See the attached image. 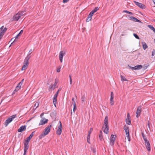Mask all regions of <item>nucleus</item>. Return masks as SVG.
Returning a JSON list of instances; mask_svg holds the SVG:
<instances>
[{
    "label": "nucleus",
    "mask_w": 155,
    "mask_h": 155,
    "mask_svg": "<svg viewBox=\"0 0 155 155\" xmlns=\"http://www.w3.org/2000/svg\"><path fill=\"white\" fill-rule=\"evenodd\" d=\"M128 67L130 69H131L132 70H135V67H131L130 66H129V65H128Z\"/></svg>",
    "instance_id": "nucleus-46"
},
{
    "label": "nucleus",
    "mask_w": 155,
    "mask_h": 155,
    "mask_svg": "<svg viewBox=\"0 0 155 155\" xmlns=\"http://www.w3.org/2000/svg\"><path fill=\"white\" fill-rule=\"evenodd\" d=\"M29 141H27L26 140H25V141L24 142V149H26L28 150L29 148Z\"/></svg>",
    "instance_id": "nucleus-16"
},
{
    "label": "nucleus",
    "mask_w": 155,
    "mask_h": 155,
    "mask_svg": "<svg viewBox=\"0 0 155 155\" xmlns=\"http://www.w3.org/2000/svg\"><path fill=\"white\" fill-rule=\"evenodd\" d=\"M33 51H32V49H31L29 51V52L28 53H30V52H31Z\"/></svg>",
    "instance_id": "nucleus-54"
},
{
    "label": "nucleus",
    "mask_w": 155,
    "mask_h": 155,
    "mask_svg": "<svg viewBox=\"0 0 155 155\" xmlns=\"http://www.w3.org/2000/svg\"><path fill=\"white\" fill-rule=\"evenodd\" d=\"M23 31L21 30L20 32L17 35L16 37H15V39L18 38V37L21 36V35L23 33Z\"/></svg>",
    "instance_id": "nucleus-28"
},
{
    "label": "nucleus",
    "mask_w": 155,
    "mask_h": 155,
    "mask_svg": "<svg viewBox=\"0 0 155 155\" xmlns=\"http://www.w3.org/2000/svg\"><path fill=\"white\" fill-rule=\"evenodd\" d=\"M43 115H44V113H43L42 114H41V115H40L41 117H42V116Z\"/></svg>",
    "instance_id": "nucleus-53"
},
{
    "label": "nucleus",
    "mask_w": 155,
    "mask_h": 155,
    "mask_svg": "<svg viewBox=\"0 0 155 155\" xmlns=\"http://www.w3.org/2000/svg\"><path fill=\"white\" fill-rule=\"evenodd\" d=\"M141 43L142 44L143 48L144 50H145L147 48L148 46L145 42H142Z\"/></svg>",
    "instance_id": "nucleus-21"
},
{
    "label": "nucleus",
    "mask_w": 155,
    "mask_h": 155,
    "mask_svg": "<svg viewBox=\"0 0 155 155\" xmlns=\"http://www.w3.org/2000/svg\"><path fill=\"white\" fill-rule=\"evenodd\" d=\"M39 105V104L38 103H35V106H34V107H35V109H36L38 106Z\"/></svg>",
    "instance_id": "nucleus-48"
},
{
    "label": "nucleus",
    "mask_w": 155,
    "mask_h": 155,
    "mask_svg": "<svg viewBox=\"0 0 155 155\" xmlns=\"http://www.w3.org/2000/svg\"><path fill=\"white\" fill-rule=\"evenodd\" d=\"M59 123L60 125L59 126H58V128L56 131V134L58 135H60L61 134L62 132V124L61 121H60Z\"/></svg>",
    "instance_id": "nucleus-5"
},
{
    "label": "nucleus",
    "mask_w": 155,
    "mask_h": 155,
    "mask_svg": "<svg viewBox=\"0 0 155 155\" xmlns=\"http://www.w3.org/2000/svg\"><path fill=\"white\" fill-rule=\"evenodd\" d=\"M57 97H56L55 96H54V97H53V103L54 104V105L55 107L56 106V104H57Z\"/></svg>",
    "instance_id": "nucleus-23"
},
{
    "label": "nucleus",
    "mask_w": 155,
    "mask_h": 155,
    "mask_svg": "<svg viewBox=\"0 0 155 155\" xmlns=\"http://www.w3.org/2000/svg\"><path fill=\"white\" fill-rule=\"evenodd\" d=\"M31 52H30V53H28V55L27 56L26 58H25V59L27 60H29V59L31 57Z\"/></svg>",
    "instance_id": "nucleus-31"
},
{
    "label": "nucleus",
    "mask_w": 155,
    "mask_h": 155,
    "mask_svg": "<svg viewBox=\"0 0 155 155\" xmlns=\"http://www.w3.org/2000/svg\"><path fill=\"white\" fill-rule=\"evenodd\" d=\"M25 14V12L24 11L19 12L15 15L14 16V20L16 21H18L21 16L24 15Z\"/></svg>",
    "instance_id": "nucleus-3"
},
{
    "label": "nucleus",
    "mask_w": 155,
    "mask_h": 155,
    "mask_svg": "<svg viewBox=\"0 0 155 155\" xmlns=\"http://www.w3.org/2000/svg\"><path fill=\"white\" fill-rule=\"evenodd\" d=\"M61 68V66H59L57 69V72H59L60 71V69Z\"/></svg>",
    "instance_id": "nucleus-39"
},
{
    "label": "nucleus",
    "mask_w": 155,
    "mask_h": 155,
    "mask_svg": "<svg viewBox=\"0 0 155 155\" xmlns=\"http://www.w3.org/2000/svg\"><path fill=\"white\" fill-rule=\"evenodd\" d=\"M130 18H131V20L137 22H140V23L141 22V21H140V20H138V19H137V18H136L132 16L131 17H130Z\"/></svg>",
    "instance_id": "nucleus-20"
},
{
    "label": "nucleus",
    "mask_w": 155,
    "mask_h": 155,
    "mask_svg": "<svg viewBox=\"0 0 155 155\" xmlns=\"http://www.w3.org/2000/svg\"><path fill=\"white\" fill-rule=\"evenodd\" d=\"M15 41V40H14V41H13V42L12 43L11 45H12V44H13V43L14 41Z\"/></svg>",
    "instance_id": "nucleus-61"
},
{
    "label": "nucleus",
    "mask_w": 155,
    "mask_h": 155,
    "mask_svg": "<svg viewBox=\"0 0 155 155\" xmlns=\"http://www.w3.org/2000/svg\"><path fill=\"white\" fill-rule=\"evenodd\" d=\"M55 82L54 84H55V85H56L58 82V80L57 79H55Z\"/></svg>",
    "instance_id": "nucleus-49"
},
{
    "label": "nucleus",
    "mask_w": 155,
    "mask_h": 155,
    "mask_svg": "<svg viewBox=\"0 0 155 155\" xmlns=\"http://www.w3.org/2000/svg\"><path fill=\"white\" fill-rule=\"evenodd\" d=\"M124 129L125 130L126 135L129 134V128L128 126L125 125L124 127Z\"/></svg>",
    "instance_id": "nucleus-13"
},
{
    "label": "nucleus",
    "mask_w": 155,
    "mask_h": 155,
    "mask_svg": "<svg viewBox=\"0 0 155 155\" xmlns=\"http://www.w3.org/2000/svg\"><path fill=\"white\" fill-rule=\"evenodd\" d=\"M123 12H126L130 15H133V13L132 12H129L127 10H124Z\"/></svg>",
    "instance_id": "nucleus-40"
},
{
    "label": "nucleus",
    "mask_w": 155,
    "mask_h": 155,
    "mask_svg": "<svg viewBox=\"0 0 155 155\" xmlns=\"http://www.w3.org/2000/svg\"><path fill=\"white\" fill-rule=\"evenodd\" d=\"M128 119H131L130 117V114L129 113H128L127 115V118Z\"/></svg>",
    "instance_id": "nucleus-44"
},
{
    "label": "nucleus",
    "mask_w": 155,
    "mask_h": 155,
    "mask_svg": "<svg viewBox=\"0 0 155 155\" xmlns=\"http://www.w3.org/2000/svg\"><path fill=\"white\" fill-rule=\"evenodd\" d=\"M92 131L93 129L92 128H91L89 131L88 135H90V134H91Z\"/></svg>",
    "instance_id": "nucleus-43"
},
{
    "label": "nucleus",
    "mask_w": 155,
    "mask_h": 155,
    "mask_svg": "<svg viewBox=\"0 0 155 155\" xmlns=\"http://www.w3.org/2000/svg\"><path fill=\"white\" fill-rule=\"evenodd\" d=\"M19 118H20L21 119H22V116L20 117Z\"/></svg>",
    "instance_id": "nucleus-60"
},
{
    "label": "nucleus",
    "mask_w": 155,
    "mask_h": 155,
    "mask_svg": "<svg viewBox=\"0 0 155 155\" xmlns=\"http://www.w3.org/2000/svg\"><path fill=\"white\" fill-rule=\"evenodd\" d=\"M93 15V14L91 12H90L86 20V21L87 22L91 20L92 16Z\"/></svg>",
    "instance_id": "nucleus-15"
},
{
    "label": "nucleus",
    "mask_w": 155,
    "mask_h": 155,
    "mask_svg": "<svg viewBox=\"0 0 155 155\" xmlns=\"http://www.w3.org/2000/svg\"><path fill=\"white\" fill-rule=\"evenodd\" d=\"M54 114H54V116H56V113L55 112H54Z\"/></svg>",
    "instance_id": "nucleus-58"
},
{
    "label": "nucleus",
    "mask_w": 155,
    "mask_h": 155,
    "mask_svg": "<svg viewBox=\"0 0 155 155\" xmlns=\"http://www.w3.org/2000/svg\"><path fill=\"white\" fill-rule=\"evenodd\" d=\"M114 135L112 134L110 139V144L111 145L113 146L114 144V142L115 140V138L114 137Z\"/></svg>",
    "instance_id": "nucleus-9"
},
{
    "label": "nucleus",
    "mask_w": 155,
    "mask_h": 155,
    "mask_svg": "<svg viewBox=\"0 0 155 155\" xmlns=\"http://www.w3.org/2000/svg\"><path fill=\"white\" fill-rule=\"evenodd\" d=\"M28 66L24 64L23 65L22 67L21 70H26L28 67Z\"/></svg>",
    "instance_id": "nucleus-29"
},
{
    "label": "nucleus",
    "mask_w": 155,
    "mask_h": 155,
    "mask_svg": "<svg viewBox=\"0 0 155 155\" xmlns=\"http://www.w3.org/2000/svg\"><path fill=\"white\" fill-rule=\"evenodd\" d=\"M26 125H23L21 126L18 130V131L19 132H21L25 131L26 129Z\"/></svg>",
    "instance_id": "nucleus-14"
},
{
    "label": "nucleus",
    "mask_w": 155,
    "mask_h": 155,
    "mask_svg": "<svg viewBox=\"0 0 155 155\" xmlns=\"http://www.w3.org/2000/svg\"><path fill=\"white\" fill-rule=\"evenodd\" d=\"M69 0H63V2L64 3L68 2Z\"/></svg>",
    "instance_id": "nucleus-51"
},
{
    "label": "nucleus",
    "mask_w": 155,
    "mask_h": 155,
    "mask_svg": "<svg viewBox=\"0 0 155 155\" xmlns=\"http://www.w3.org/2000/svg\"><path fill=\"white\" fill-rule=\"evenodd\" d=\"M52 126V124H49L48 126L46 127L44 130V132H43L39 136V138L41 139L44 137L45 136L47 135L50 131L51 129Z\"/></svg>",
    "instance_id": "nucleus-1"
},
{
    "label": "nucleus",
    "mask_w": 155,
    "mask_h": 155,
    "mask_svg": "<svg viewBox=\"0 0 155 155\" xmlns=\"http://www.w3.org/2000/svg\"><path fill=\"white\" fill-rule=\"evenodd\" d=\"M155 54V50L154 49H153L152 51V56H154Z\"/></svg>",
    "instance_id": "nucleus-45"
},
{
    "label": "nucleus",
    "mask_w": 155,
    "mask_h": 155,
    "mask_svg": "<svg viewBox=\"0 0 155 155\" xmlns=\"http://www.w3.org/2000/svg\"><path fill=\"white\" fill-rule=\"evenodd\" d=\"M21 85H19L18 84H17V86L16 87L14 91L13 94H15V92L18 91L19 89H20L21 87Z\"/></svg>",
    "instance_id": "nucleus-18"
},
{
    "label": "nucleus",
    "mask_w": 155,
    "mask_h": 155,
    "mask_svg": "<svg viewBox=\"0 0 155 155\" xmlns=\"http://www.w3.org/2000/svg\"><path fill=\"white\" fill-rule=\"evenodd\" d=\"M82 104H84L86 102V97L85 95H84L81 98Z\"/></svg>",
    "instance_id": "nucleus-17"
},
{
    "label": "nucleus",
    "mask_w": 155,
    "mask_h": 155,
    "mask_svg": "<svg viewBox=\"0 0 155 155\" xmlns=\"http://www.w3.org/2000/svg\"><path fill=\"white\" fill-rule=\"evenodd\" d=\"M153 1L154 3V4H155V0H153Z\"/></svg>",
    "instance_id": "nucleus-59"
},
{
    "label": "nucleus",
    "mask_w": 155,
    "mask_h": 155,
    "mask_svg": "<svg viewBox=\"0 0 155 155\" xmlns=\"http://www.w3.org/2000/svg\"><path fill=\"white\" fill-rule=\"evenodd\" d=\"M16 114H15L9 117L5 122L4 125L5 127H7L8 124L10 123L13 119L16 117Z\"/></svg>",
    "instance_id": "nucleus-4"
},
{
    "label": "nucleus",
    "mask_w": 155,
    "mask_h": 155,
    "mask_svg": "<svg viewBox=\"0 0 155 155\" xmlns=\"http://www.w3.org/2000/svg\"><path fill=\"white\" fill-rule=\"evenodd\" d=\"M150 122L149 121L148 122L147 125H148V127L149 129H150Z\"/></svg>",
    "instance_id": "nucleus-50"
},
{
    "label": "nucleus",
    "mask_w": 155,
    "mask_h": 155,
    "mask_svg": "<svg viewBox=\"0 0 155 155\" xmlns=\"http://www.w3.org/2000/svg\"><path fill=\"white\" fill-rule=\"evenodd\" d=\"M61 91V89L59 88L58 90L56 92V93H55V94L54 95V96H55L56 97H57L58 95V94L59 93V92Z\"/></svg>",
    "instance_id": "nucleus-36"
},
{
    "label": "nucleus",
    "mask_w": 155,
    "mask_h": 155,
    "mask_svg": "<svg viewBox=\"0 0 155 155\" xmlns=\"http://www.w3.org/2000/svg\"><path fill=\"white\" fill-rule=\"evenodd\" d=\"M27 150V149H24V153L23 155H26Z\"/></svg>",
    "instance_id": "nucleus-47"
},
{
    "label": "nucleus",
    "mask_w": 155,
    "mask_h": 155,
    "mask_svg": "<svg viewBox=\"0 0 155 155\" xmlns=\"http://www.w3.org/2000/svg\"><path fill=\"white\" fill-rule=\"evenodd\" d=\"M120 78H121V80L122 81H128L127 79L126 78H125L122 75H120Z\"/></svg>",
    "instance_id": "nucleus-26"
},
{
    "label": "nucleus",
    "mask_w": 155,
    "mask_h": 155,
    "mask_svg": "<svg viewBox=\"0 0 155 155\" xmlns=\"http://www.w3.org/2000/svg\"><path fill=\"white\" fill-rule=\"evenodd\" d=\"M71 114H72V112L71 111Z\"/></svg>",
    "instance_id": "nucleus-63"
},
{
    "label": "nucleus",
    "mask_w": 155,
    "mask_h": 155,
    "mask_svg": "<svg viewBox=\"0 0 155 155\" xmlns=\"http://www.w3.org/2000/svg\"><path fill=\"white\" fill-rule=\"evenodd\" d=\"M127 138L129 141H130V134H128V135H127Z\"/></svg>",
    "instance_id": "nucleus-41"
},
{
    "label": "nucleus",
    "mask_w": 155,
    "mask_h": 155,
    "mask_svg": "<svg viewBox=\"0 0 155 155\" xmlns=\"http://www.w3.org/2000/svg\"><path fill=\"white\" fill-rule=\"evenodd\" d=\"M24 79H22L21 81L19 82L18 84V85H21L22 84V83H23V81H24Z\"/></svg>",
    "instance_id": "nucleus-42"
},
{
    "label": "nucleus",
    "mask_w": 155,
    "mask_h": 155,
    "mask_svg": "<svg viewBox=\"0 0 155 155\" xmlns=\"http://www.w3.org/2000/svg\"><path fill=\"white\" fill-rule=\"evenodd\" d=\"M55 86H56V85H55V84H53V85L50 86V89H55Z\"/></svg>",
    "instance_id": "nucleus-38"
},
{
    "label": "nucleus",
    "mask_w": 155,
    "mask_h": 155,
    "mask_svg": "<svg viewBox=\"0 0 155 155\" xmlns=\"http://www.w3.org/2000/svg\"><path fill=\"white\" fill-rule=\"evenodd\" d=\"M65 54V53L62 51H61L60 52L59 59L60 60V61L61 63L62 62L63 57Z\"/></svg>",
    "instance_id": "nucleus-11"
},
{
    "label": "nucleus",
    "mask_w": 155,
    "mask_h": 155,
    "mask_svg": "<svg viewBox=\"0 0 155 155\" xmlns=\"http://www.w3.org/2000/svg\"><path fill=\"white\" fill-rule=\"evenodd\" d=\"M108 116H106L105 117L104 120V126L103 127V128H104L103 131L106 134H108L109 132V128L108 125Z\"/></svg>",
    "instance_id": "nucleus-2"
},
{
    "label": "nucleus",
    "mask_w": 155,
    "mask_h": 155,
    "mask_svg": "<svg viewBox=\"0 0 155 155\" xmlns=\"http://www.w3.org/2000/svg\"><path fill=\"white\" fill-rule=\"evenodd\" d=\"M134 2L136 5L142 9H145L146 8L145 6L141 3L138 2H137L134 1Z\"/></svg>",
    "instance_id": "nucleus-7"
},
{
    "label": "nucleus",
    "mask_w": 155,
    "mask_h": 155,
    "mask_svg": "<svg viewBox=\"0 0 155 155\" xmlns=\"http://www.w3.org/2000/svg\"><path fill=\"white\" fill-rule=\"evenodd\" d=\"M141 134L144 141L147 140V139L146 136L144 135V133L143 132H142Z\"/></svg>",
    "instance_id": "nucleus-34"
},
{
    "label": "nucleus",
    "mask_w": 155,
    "mask_h": 155,
    "mask_svg": "<svg viewBox=\"0 0 155 155\" xmlns=\"http://www.w3.org/2000/svg\"><path fill=\"white\" fill-rule=\"evenodd\" d=\"M133 35L137 39H140V38H139V36L137 35V34H135V33H134L133 34Z\"/></svg>",
    "instance_id": "nucleus-37"
},
{
    "label": "nucleus",
    "mask_w": 155,
    "mask_h": 155,
    "mask_svg": "<svg viewBox=\"0 0 155 155\" xmlns=\"http://www.w3.org/2000/svg\"><path fill=\"white\" fill-rule=\"evenodd\" d=\"M135 70H138L141 69L143 68V66L141 65H138L134 66Z\"/></svg>",
    "instance_id": "nucleus-22"
},
{
    "label": "nucleus",
    "mask_w": 155,
    "mask_h": 155,
    "mask_svg": "<svg viewBox=\"0 0 155 155\" xmlns=\"http://www.w3.org/2000/svg\"><path fill=\"white\" fill-rule=\"evenodd\" d=\"M90 135H88V136H87V142L89 143H90Z\"/></svg>",
    "instance_id": "nucleus-35"
},
{
    "label": "nucleus",
    "mask_w": 155,
    "mask_h": 155,
    "mask_svg": "<svg viewBox=\"0 0 155 155\" xmlns=\"http://www.w3.org/2000/svg\"><path fill=\"white\" fill-rule=\"evenodd\" d=\"M99 137L101 140H102L103 139V136L102 135V132L101 130H100L99 135Z\"/></svg>",
    "instance_id": "nucleus-25"
},
{
    "label": "nucleus",
    "mask_w": 155,
    "mask_h": 155,
    "mask_svg": "<svg viewBox=\"0 0 155 155\" xmlns=\"http://www.w3.org/2000/svg\"><path fill=\"white\" fill-rule=\"evenodd\" d=\"M74 108H73V111L74 112V111L76 110L77 109L76 104L75 101H74L73 103Z\"/></svg>",
    "instance_id": "nucleus-32"
},
{
    "label": "nucleus",
    "mask_w": 155,
    "mask_h": 155,
    "mask_svg": "<svg viewBox=\"0 0 155 155\" xmlns=\"http://www.w3.org/2000/svg\"><path fill=\"white\" fill-rule=\"evenodd\" d=\"M35 131L33 132L30 135L29 137H27L25 140H26L27 141H28L29 142L30 139L33 137L34 135V133H35Z\"/></svg>",
    "instance_id": "nucleus-19"
},
{
    "label": "nucleus",
    "mask_w": 155,
    "mask_h": 155,
    "mask_svg": "<svg viewBox=\"0 0 155 155\" xmlns=\"http://www.w3.org/2000/svg\"><path fill=\"white\" fill-rule=\"evenodd\" d=\"M99 9V8L98 7H96L94 9L92 10L91 12L94 14Z\"/></svg>",
    "instance_id": "nucleus-24"
},
{
    "label": "nucleus",
    "mask_w": 155,
    "mask_h": 155,
    "mask_svg": "<svg viewBox=\"0 0 155 155\" xmlns=\"http://www.w3.org/2000/svg\"><path fill=\"white\" fill-rule=\"evenodd\" d=\"M114 97V94L113 92H111L110 98V104L111 105H113L114 104V102L113 101Z\"/></svg>",
    "instance_id": "nucleus-12"
},
{
    "label": "nucleus",
    "mask_w": 155,
    "mask_h": 155,
    "mask_svg": "<svg viewBox=\"0 0 155 155\" xmlns=\"http://www.w3.org/2000/svg\"><path fill=\"white\" fill-rule=\"evenodd\" d=\"M147 27L149 28L150 29L152 30L153 32L155 31V28L152 25H147Z\"/></svg>",
    "instance_id": "nucleus-27"
},
{
    "label": "nucleus",
    "mask_w": 155,
    "mask_h": 155,
    "mask_svg": "<svg viewBox=\"0 0 155 155\" xmlns=\"http://www.w3.org/2000/svg\"><path fill=\"white\" fill-rule=\"evenodd\" d=\"M126 123L129 125H130L131 124L130 119H128L127 118L126 119Z\"/></svg>",
    "instance_id": "nucleus-30"
},
{
    "label": "nucleus",
    "mask_w": 155,
    "mask_h": 155,
    "mask_svg": "<svg viewBox=\"0 0 155 155\" xmlns=\"http://www.w3.org/2000/svg\"><path fill=\"white\" fill-rule=\"evenodd\" d=\"M145 144L146 148L148 151H150L151 150L150 145L149 141L147 140L144 141Z\"/></svg>",
    "instance_id": "nucleus-8"
},
{
    "label": "nucleus",
    "mask_w": 155,
    "mask_h": 155,
    "mask_svg": "<svg viewBox=\"0 0 155 155\" xmlns=\"http://www.w3.org/2000/svg\"><path fill=\"white\" fill-rule=\"evenodd\" d=\"M153 21H155V19H153Z\"/></svg>",
    "instance_id": "nucleus-62"
},
{
    "label": "nucleus",
    "mask_w": 155,
    "mask_h": 155,
    "mask_svg": "<svg viewBox=\"0 0 155 155\" xmlns=\"http://www.w3.org/2000/svg\"><path fill=\"white\" fill-rule=\"evenodd\" d=\"M48 120V119L45 118H42L40 121L39 125H43L46 123H47Z\"/></svg>",
    "instance_id": "nucleus-10"
},
{
    "label": "nucleus",
    "mask_w": 155,
    "mask_h": 155,
    "mask_svg": "<svg viewBox=\"0 0 155 155\" xmlns=\"http://www.w3.org/2000/svg\"><path fill=\"white\" fill-rule=\"evenodd\" d=\"M72 79H71L70 80V84H72Z\"/></svg>",
    "instance_id": "nucleus-52"
},
{
    "label": "nucleus",
    "mask_w": 155,
    "mask_h": 155,
    "mask_svg": "<svg viewBox=\"0 0 155 155\" xmlns=\"http://www.w3.org/2000/svg\"><path fill=\"white\" fill-rule=\"evenodd\" d=\"M72 101H74H74H74V97H73L72 98Z\"/></svg>",
    "instance_id": "nucleus-55"
},
{
    "label": "nucleus",
    "mask_w": 155,
    "mask_h": 155,
    "mask_svg": "<svg viewBox=\"0 0 155 155\" xmlns=\"http://www.w3.org/2000/svg\"><path fill=\"white\" fill-rule=\"evenodd\" d=\"M69 78H70V80H71V75H69Z\"/></svg>",
    "instance_id": "nucleus-56"
},
{
    "label": "nucleus",
    "mask_w": 155,
    "mask_h": 155,
    "mask_svg": "<svg viewBox=\"0 0 155 155\" xmlns=\"http://www.w3.org/2000/svg\"><path fill=\"white\" fill-rule=\"evenodd\" d=\"M24 64L28 66L29 64L28 61L25 59L24 62Z\"/></svg>",
    "instance_id": "nucleus-33"
},
{
    "label": "nucleus",
    "mask_w": 155,
    "mask_h": 155,
    "mask_svg": "<svg viewBox=\"0 0 155 155\" xmlns=\"http://www.w3.org/2000/svg\"><path fill=\"white\" fill-rule=\"evenodd\" d=\"M75 97H76L77 98V96L76 95H75Z\"/></svg>",
    "instance_id": "nucleus-64"
},
{
    "label": "nucleus",
    "mask_w": 155,
    "mask_h": 155,
    "mask_svg": "<svg viewBox=\"0 0 155 155\" xmlns=\"http://www.w3.org/2000/svg\"><path fill=\"white\" fill-rule=\"evenodd\" d=\"M142 111V108L141 106H138L137 108V112L136 113V117L137 118L139 117Z\"/></svg>",
    "instance_id": "nucleus-6"
},
{
    "label": "nucleus",
    "mask_w": 155,
    "mask_h": 155,
    "mask_svg": "<svg viewBox=\"0 0 155 155\" xmlns=\"http://www.w3.org/2000/svg\"><path fill=\"white\" fill-rule=\"evenodd\" d=\"M96 152V151L94 149L93 150V152L94 153H95Z\"/></svg>",
    "instance_id": "nucleus-57"
}]
</instances>
